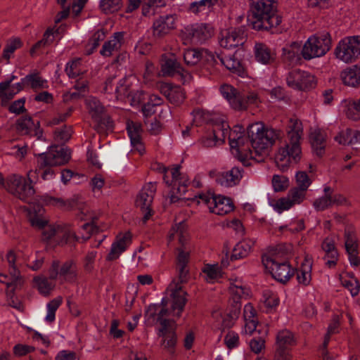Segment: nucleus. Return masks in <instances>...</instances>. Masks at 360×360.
I'll return each mask as SVG.
<instances>
[{
    "label": "nucleus",
    "instance_id": "obj_1",
    "mask_svg": "<svg viewBox=\"0 0 360 360\" xmlns=\"http://www.w3.org/2000/svg\"><path fill=\"white\" fill-rule=\"evenodd\" d=\"M286 130L285 143L280 147L275 158L276 165L283 172L286 171L291 164H296L301 158L302 123L298 119L292 117L288 121Z\"/></svg>",
    "mask_w": 360,
    "mask_h": 360
},
{
    "label": "nucleus",
    "instance_id": "obj_2",
    "mask_svg": "<svg viewBox=\"0 0 360 360\" xmlns=\"http://www.w3.org/2000/svg\"><path fill=\"white\" fill-rule=\"evenodd\" d=\"M250 11L255 30L269 31L281 23V17L277 13V0H252Z\"/></svg>",
    "mask_w": 360,
    "mask_h": 360
},
{
    "label": "nucleus",
    "instance_id": "obj_3",
    "mask_svg": "<svg viewBox=\"0 0 360 360\" xmlns=\"http://www.w3.org/2000/svg\"><path fill=\"white\" fill-rule=\"evenodd\" d=\"M37 179V169L30 170L26 176L13 174L7 177L5 188L15 198L29 202L35 194L34 184Z\"/></svg>",
    "mask_w": 360,
    "mask_h": 360
},
{
    "label": "nucleus",
    "instance_id": "obj_4",
    "mask_svg": "<svg viewBox=\"0 0 360 360\" xmlns=\"http://www.w3.org/2000/svg\"><path fill=\"white\" fill-rule=\"evenodd\" d=\"M248 134L255 154L258 155L263 161L264 156L267 155L268 148L278 139L281 132L272 128H265L262 124L257 122L248 127Z\"/></svg>",
    "mask_w": 360,
    "mask_h": 360
},
{
    "label": "nucleus",
    "instance_id": "obj_5",
    "mask_svg": "<svg viewBox=\"0 0 360 360\" xmlns=\"http://www.w3.org/2000/svg\"><path fill=\"white\" fill-rule=\"evenodd\" d=\"M288 249L285 245H278L273 248L271 256L262 257V263L268 269L272 277L281 283H286L295 274V269L285 261H278L277 257L281 254H285Z\"/></svg>",
    "mask_w": 360,
    "mask_h": 360
},
{
    "label": "nucleus",
    "instance_id": "obj_6",
    "mask_svg": "<svg viewBox=\"0 0 360 360\" xmlns=\"http://www.w3.org/2000/svg\"><path fill=\"white\" fill-rule=\"evenodd\" d=\"M220 92L223 97L228 101L231 108L236 110H245L250 105H257L260 103V99L257 92H239L229 84H225L221 85Z\"/></svg>",
    "mask_w": 360,
    "mask_h": 360
},
{
    "label": "nucleus",
    "instance_id": "obj_7",
    "mask_svg": "<svg viewBox=\"0 0 360 360\" xmlns=\"http://www.w3.org/2000/svg\"><path fill=\"white\" fill-rule=\"evenodd\" d=\"M229 140L232 153L244 165H250L249 160H254L257 162L262 161V158H259L258 155L255 154V150L251 149L250 138L248 134L247 136L241 134L238 135L234 130L229 134Z\"/></svg>",
    "mask_w": 360,
    "mask_h": 360
},
{
    "label": "nucleus",
    "instance_id": "obj_8",
    "mask_svg": "<svg viewBox=\"0 0 360 360\" xmlns=\"http://www.w3.org/2000/svg\"><path fill=\"white\" fill-rule=\"evenodd\" d=\"M332 40L328 32L315 34L307 40L302 48V56L309 60L323 56L330 49Z\"/></svg>",
    "mask_w": 360,
    "mask_h": 360
},
{
    "label": "nucleus",
    "instance_id": "obj_9",
    "mask_svg": "<svg viewBox=\"0 0 360 360\" xmlns=\"http://www.w3.org/2000/svg\"><path fill=\"white\" fill-rule=\"evenodd\" d=\"M339 60L351 63L360 56V36L347 37L340 40L335 49Z\"/></svg>",
    "mask_w": 360,
    "mask_h": 360
},
{
    "label": "nucleus",
    "instance_id": "obj_10",
    "mask_svg": "<svg viewBox=\"0 0 360 360\" xmlns=\"http://www.w3.org/2000/svg\"><path fill=\"white\" fill-rule=\"evenodd\" d=\"M70 159V151L67 148L54 147L49 151L38 155L37 167L42 169L46 167H55L67 163Z\"/></svg>",
    "mask_w": 360,
    "mask_h": 360
},
{
    "label": "nucleus",
    "instance_id": "obj_11",
    "mask_svg": "<svg viewBox=\"0 0 360 360\" xmlns=\"http://www.w3.org/2000/svg\"><path fill=\"white\" fill-rule=\"evenodd\" d=\"M49 275L51 280H56L59 277L62 281L73 282L77 276V265L72 260H68L61 266L59 261H53L49 270Z\"/></svg>",
    "mask_w": 360,
    "mask_h": 360
},
{
    "label": "nucleus",
    "instance_id": "obj_12",
    "mask_svg": "<svg viewBox=\"0 0 360 360\" xmlns=\"http://www.w3.org/2000/svg\"><path fill=\"white\" fill-rule=\"evenodd\" d=\"M286 82L289 87L300 91H307L316 86L314 76L299 69L288 72Z\"/></svg>",
    "mask_w": 360,
    "mask_h": 360
},
{
    "label": "nucleus",
    "instance_id": "obj_13",
    "mask_svg": "<svg viewBox=\"0 0 360 360\" xmlns=\"http://www.w3.org/2000/svg\"><path fill=\"white\" fill-rule=\"evenodd\" d=\"M246 37L245 28L243 26H240L221 31L219 37V41L221 47L232 49L243 45L245 41Z\"/></svg>",
    "mask_w": 360,
    "mask_h": 360
},
{
    "label": "nucleus",
    "instance_id": "obj_14",
    "mask_svg": "<svg viewBox=\"0 0 360 360\" xmlns=\"http://www.w3.org/2000/svg\"><path fill=\"white\" fill-rule=\"evenodd\" d=\"M324 195L316 199L313 206L317 211H323L334 205H345L347 202V198L340 193H335L333 189L326 186L323 189Z\"/></svg>",
    "mask_w": 360,
    "mask_h": 360
},
{
    "label": "nucleus",
    "instance_id": "obj_15",
    "mask_svg": "<svg viewBox=\"0 0 360 360\" xmlns=\"http://www.w3.org/2000/svg\"><path fill=\"white\" fill-rule=\"evenodd\" d=\"M184 34L194 44H201L214 34V28L210 24L195 25L185 27Z\"/></svg>",
    "mask_w": 360,
    "mask_h": 360
},
{
    "label": "nucleus",
    "instance_id": "obj_16",
    "mask_svg": "<svg viewBox=\"0 0 360 360\" xmlns=\"http://www.w3.org/2000/svg\"><path fill=\"white\" fill-rule=\"evenodd\" d=\"M176 15H166L160 16L153 24V37L155 39H162L176 27Z\"/></svg>",
    "mask_w": 360,
    "mask_h": 360
},
{
    "label": "nucleus",
    "instance_id": "obj_17",
    "mask_svg": "<svg viewBox=\"0 0 360 360\" xmlns=\"http://www.w3.org/2000/svg\"><path fill=\"white\" fill-rule=\"evenodd\" d=\"M306 192L304 189L297 187L291 188L286 198L278 199L274 205L275 209L281 212L288 210L296 204L301 203L305 198Z\"/></svg>",
    "mask_w": 360,
    "mask_h": 360
},
{
    "label": "nucleus",
    "instance_id": "obj_18",
    "mask_svg": "<svg viewBox=\"0 0 360 360\" xmlns=\"http://www.w3.org/2000/svg\"><path fill=\"white\" fill-rule=\"evenodd\" d=\"M295 342L292 333L287 330L280 331L276 336L277 349L276 352V360H290L288 356V348Z\"/></svg>",
    "mask_w": 360,
    "mask_h": 360
},
{
    "label": "nucleus",
    "instance_id": "obj_19",
    "mask_svg": "<svg viewBox=\"0 0 360 360\" xmlns=\"http://www.w3.org/2000/svg\"><path fill=\"white\" fill-rule=\"evenodd\" d=\"M16 129L22 134L34 136L39 139L42 136V129H40L39 121L36 122L30 116L26 115L17 120Z\"/></svg>",
    "mask_w": 360,
    "mask_h": 360
},
{
    "label": "nucleus",
    "instance_id": "obj_20",
    "mask_svg": "<svg viewBox=\"0 0 360 360\" xmlns=\"http://www.w3.org/2000/svg\"><path fill=\"white\" fill-rule=\"evenodd\" d=\"M281 59L283 63L289 67L300 65L302 62L301 45L298 42H292L282 49Z\"/></svg>",
    "mask_w": 360,
    "mask_h": 360
},
{
    "label": "nucleus",
    "instance_id": "obj_21",
    "mask_svg": "<svg viewBox=\"0 0 360 360\" xmlns=\"http://www.w3.org/2000/svg\"><path fill=\"white\" fill-rule=\"evenodd\" d=\"M127 130L133 148L137 150L139 154H143L145 151V146L141 139L143 131L141 124L138 122L128 120Z\"/></svg>",
    "mask_w": 360,
    "mask_h": 360
},
{
    "label": "nucleus",
    "instance_id": "obj_22",
    "mask_svg": "<svg viewBox=\"0 0 360 360\" xmlns=\"http://www.w3.org/2000/svg\"><path fill=\"white\" fill-rule=\"evenodd\" d=\"M131 243V234L130 232L120 233L116 237V240L112 244L107 259L112 261L117 259L120 255L126 250Z\"/></svg>",
    "mask_w": 360,
    "mask_h": 360
},
{
    "label": "nucleus",
    "instance_id": "obj_23",
    "mask_svg": "<svg viewBox=\"0 0 360 360\" xmlns=\"http://www.w3.org/2000/svg\"><path fill=\"white\" fill-rule=\"evenodd\" d=\"M243 168L233 167L229 171L219 173L216 179L218 184L226 187L238 185L243 177Z\"/></svg>",
    "mask_w": 360,
    "mask_h": 360
},
{
    "label": "nucleus",
    "instance_id": "obj_24",
    "mask_svg": "<svg viewBox=\"0 0 360 360\" xmlns=\"http://www.w3.org/2000/svg\"><path fill=\"white\" fill-rule=\"evenodd\" d=\"M161 72L164 77H172L182 70L180 63L174 54L165 53L160 60Z\"/></svg>",
    "mask_w": 360,
    "mask_h": 360
},
{
    "label": "nucleus",
    "instance_id": "obj_25",
    "mask_svg": "<svg viewBox=\"0 0 360 360\" xmlns=\"http://www.w3.org/2000/svg\"><path fill=\"white\" fill-rule=\"evenodd\" d=\"M58 238L57 239V245H68L70 248H75V244L80 239L77 236L75 231L72 229L70 224L60 225Z\"/></svg>",
    "mask_w": 360,
    "mask_h": 360
},
{
    "label": "nucleus",
    "instance_id": "obj_26",
    "mask_svg": "<svg viewBox=\"0 0 360 360\" xmlns=\"http://www.w3.org/2000/svg\"><path fill=\"white\" fill-rule=\"evenodd\" d=\"M211 202L210 212L218 215L227 214L234 209L233 200L221 195H215Z\"/></svg>",
    "mask_w": 360,
    "mask_h": 360
},
{
    "label": "nucleus",
    "instance_id": "obj_27",
    "mask_svg": "<svg viewBox=\"0 0 360 360\" xmlns=\"http://www.w3.org/2000/svg\"><path fill=\"white\" fill-rule=\"evenodd\" d=\"M155 192V183L150 182L145 185L136 198V205L140 209L150 207Z\"/></svg>",
    "mask_w": 360,
    "mask_h": 360
},
{
    "label": "nucleus",
    "instance_id": "obj_28",
    "mask_svg": "<svg viewBox=\"0 0 360 360\" xmlns=\"http://www.w3.org/2000/svg\"><path fill=\"white\" fill-rule=\"evenodd\" d=\"M187 293L181 289L179 283L176 284L175 288L172 290V312L174 316L180 317L184 311V306L187 302Z\"/></svg>",
    "mask_w": 360,
    "mask_h": 360
},
{
    "label": "nucleus",
    "instance_id": "obj_29",
    "mask_svg": "<svg viewBox=\"0 0 360 360\" xmlns=\"http://www.w3.org/2000/svg\"><path fill=\"white\" fill-rule=\"evenodd\" d=\"M217 58L220 60L221 64L224 65L230 72L239 76L244 73V68L240 59L236 57V53L229 56L222 54L221 56H217Z\"/></svg>",
    "mask_w": 360,
    "mask_h": 360
},
{
    "label": "nucleus",
    "instance_id": "obj_30",
    "mask_svg": "<svg viewBox=\"0 0 360 360\" xmlns=\"http://www.w3.org/2000/svg\"><path fill=\"white\" fill-rule=\"evenodd\" d=\"M344 84L356 87L360 85V66L355 65L344 70L340 74Z\"/></svg>",
    "mask_w": 360,
    "mask_h": 360
},
{
    "label": "nucleus",
    "instance_id": "obj_31",
    "mask_svg": "<svg viewBox=\"0 0 360 360\" xmlns=\"http://www.w3.org/2000/svg\"><path fill=\"white\" fill-rule=\"evenodd\" d=\"M309 140L314 153L319 158L325 153L326 135L319 129H316L309 135Z\"/></svg>",
    "mask_w": 360,
    "mask_h": 360
},
{
    "label": "nucleus",
    "instance_id": "obj_32",
    "mask_svg": "<svg viewBox=\"0 0 360 360\" xmlns=\"http://www.w3.org/2000/svg\"><path fill=\"white\" fill-rule=\"evenodd\" d=\"M161 91L167 100L174 105H178L184 101V92L180 86H172L169 84H165L162 86Z\"/></svg>",
    "mask_w": 360,
    "mask_h": 360
},
{
    "label": "nucleus",
    "instance_id": "obj_33",
    "mask_svg": "<svg viewBox=\"0 0 360 360\" xmlns=\"http://www.w3.org/2000/svg\"><path fill=\"white\" fill-rule=\"evenodd\" d=\"M321 248L326 252V257L329 258L326 264L329 268L334 267L338 258V253L334 240L332 238H326L322 243Z\"/></svg>",
    "mask_w": 360,
    "mask_h": 360
},
{
    "label": "nucleus",
    "instance_id": "obj_34",
    "mask_svg": "<svg viewBox=\"0 0 360 360\" xmlns=\"http://www.w3.org/2000/svg\"><path fill=\"white\" fill-rule=\"evenodd\" d=\"M9 275L11 281L0 279L1 283H6L7 288H10L8 292V296L13 295L16 289L20 288L24 283L20 271L15 266H9Z\"/></svg>",
    "mask_w": 360,
    "mask_h": 360
},
{
    "label": "nucleus",
    "instance_id": "obj_35",
    "mask_svg": "<svg viewBox=\"0 0 360 360\" xmlns=\"http://www.w3.org/2000/svg\"><path fill=\"white\" fill-rule=\"evenodd\" d=\"M254 244L255 241L251 239H244L238 243L233 250L231 260L233 261L246 257L251 252Z\"/></svg>",
    "mask_w": 360,
    "mask_h": 360
},
{
    "label": "nucleus",
    "instance_id": "obj_36",
    "mask_svg": "<svg viewBox=\"0 0 360 360\" xmlns=\"http://www.w3.org/2000/svg\"><path fill=\"white\" fill-rule=\"evenodd\" d=\"M124 38V32H118L114 33L112 39L105 41L100 51L101 54L103 56H110L112 52L117 51L121 46L122 41Z\"/></svg>",
    "mask_w": 360,
    "mask_h": 360
},
{
    "label": "nucleus",
    "instance_id": "obj_37",
    "mask_svg": "<svg viewBox=\"0 0 360 360\" xmlns=\"http://www.w3.org/2000/svg\"><path fill=\"white\" fill-rule=\"evenodd\" d=\"M58 228H60V225L58 224H49L48 226H45L44 229L41 233V241L46 243L48 245H57V239L59 233Z\"/></svg>",
    "mask_w": 360,
    "mask_h": 360
},
{
    "label": "nucleus",
    "instance_id": "obj_38",
    "mask_svg": "<svg viewBox=\"0 0 360 360\" xmlns=\"http://www.w3.org/2000/svg\"><path fill=\"white\" fill-rule=\"evenodd\" d=\"M232 131H231V132ZM230 133V127L225 121L217 122L212 125L211 134L216 139L219 145L224 143L226 136H229Z\"/></svg>",
    "mask_w": 360,
    "mask_h": 360
},
{
    "label": "nucleus",
    "instance_id": "obj_39",
    "mask_svg": "<svg viewBox=\"0 0 360 360\" xmlns=\"http://www.w3.org/2000/svg\"><path fill=\"white\" fill-rule=\"evenodd\" d=\"M86 105L92 118L101 122L102 115L104 112V107L99 100L95 97H89L86 100Z\"/></svg>",
    "mask_w": 360,
    "mask_h": 360
},
{
    "label": "nucleus",
    "instance_id": "obj_40",
    "mask_svg": "<svg viewBox=\"0 0 360 360\" xmlns=\"http://www.w3.org/2000/svg\"><path fill=\"white\" fill-rule=\"evenodd\" d=\"M255 54L257 61L263 64H269L274 60L270 49L264 44H256Z\"/></svg>",
    "mask_w": 360,
    "mask_h": 360
},
{
    "label": "nucleus",
    "instance_id": "obj_41",
    "mask_svg": "<svg viewBox=\"0 0 360 360\" xmlns=\"http://www.w3.org/2000/svg\"><path fill=\"white\" fill-rule=\"evenodd\" d=\"M35 285L39 292L44 295H49L51 290L55 288V283L49 278L37 276L33 279Z\"/></svg>",
    "mask_w": 360,
    "mask_h": 360
},
{
    "label": "nucleus",
    "instance_id": "obj_42",
    "mask_svg": "<svg viewBox=\"0 0 360 360\" xmlns=\"http://www.w3.org/2000/svg\"><path fill=\"white\" fill-rule=\"evenodd\" d=\"M218 0H200L192 2L188 7V11L194 14L205 11L217 4Z\"/></svg>",
    "mask_w": 360,
    "mask_h": 360
},
{
    "label": "nucleus",
    "instance_id": "obj_43",
    "mask_svg": "<svg viewBox=\"0 0 360 360\" xmlns=\"http://www.w3.org/2000/svg\"><path fill=\"white\" fill-rule=\"evenodd\" d=\"M24 82H27V86L33 89H44L47 87L46 80L42 79L38 72H34L26 75Z\"/></svg>",
    "mask_w": 360,
    "mask_h": 360
},
{
    "label": "nucleus",
    "instance_id": "obj_44",
    "mask_svg": "<svg viewBox=\"0 0 360 360\" xmlns=\"http://www.w3.org/2000/svg\"><path fill=\"white\" fill-rule=\"evenodd\" d=\"M122 6V0H101L99 7L105 14L118 11Z\"/></svg>",
    "mask_w": 360,
    "mask_h": 360
},
{
    "label": "nucleus",
    "instance_id": "obj_45",
    "mask_svg": "<svg viewBox=\"0 0 360 360\" xmlns=\"http://www.w3.org/2000/svg\"><path fill=\"white\" fill-rule=\"evenodd\" d=\"M22 46V41L18 37L8 40L3 51V58L8 60L15 50Z\"/></svg>",
    "mask_w": 360,
    "mask_h": 360
},
{
    "label": "nucleus",
    "instance_id": "obj_46",
    "mask_svg": "<svg viewBox=\"0 0 360 360\" xmlns=\"http://www.w3.org/2000/svg\"><path fill=\"white\" fill-rule=\"evenodd\" d=\"M81 64V58H75L67 63L65 72L70 78H75L84 73L80 69Z\"/></svg>",
    "mask_w": 360,
    "mask_h": 360
},
{
    "label": "nucleus",
    "instance_id": "obj_47",
    "mask_svg": "<svg viewBox=\"0 0 360 360\" xmlns=\"http://www.w3.org/2000/svg\"><path fill=\"white\" fill-rule=\"evenodd\" d=\"M311 266L302 264L301 268L297 270V280L300 284L307 286L311 281Z\"/></svg>",
    "mask_w": 360,
    "mask_h": 360
},
{
    "label": "nucleus",
    "instance_id": "obj_48",
    "mask_svg": "<svg viewBox=\"0 0 360 360\" xmlns=\"http://www.w3.org/2000/svg\"><path fill=\"white\" fill-rule=\"evenodd\" d=\"M345 245L347 252H356L358 248L357 238L355 233L349 229L345 231Z\"/></svg>",
    "mask_w": 360,
    "mask_h": 360
},
{
    "label": "nucleus",
    "instance_id": "obj_49",
    "mask_svg": "<svg viewBox=\"0 0 360 360\" xmlns=\"http://www.w3.org/2000/svg\"><path fill=\"white\" fill-rule=\"evenodd\" d=\"M201 49H188L184 53L185 63L189 66H194L200 60Z\"/></svg>",
    "mask_w": 360,
    "mask_h": 360
},
{
    "label": "nucleus",
    "instance_id": "obj_50",
    "mask_svg": "<svg viewBox=\"0 0 360 360\" xmlns=\"http://www.w3.org/2000/svg\"><path fill=\"white\" fill-rule=\"evenodd\" d=\"M162 338V345L167 349L171 354L174 352V348L177 341V337L175 331H171L165 335H161Z\"/></svg>",
    "mask_w": 360,
    "mask_h": 360
},
{
    "label": "nucleus",
    "instance_id": "obj_51",
    "mask_svg": "<svg viewBox=\"0 0 360 360\" xmlns=\"http://www.w3.org/2000/svg\"><path fill=\"white\" fill-rule=\"evenodd\" d=\"M200 60H202L207 69L215 68L218 65V61L214 53L207 49H201Z\"/></svg>",
    "mask_w": 360,
    "mask_h": 360
},
{
    "label": "nucleus",
    "instance_id": "obj_52",
    "mask_svg": "<svg viewBox=\"0 0 360 360\" xmlns=\"http://www.w3.org/2000/svg\"><path fill=\"white\" fill-rule=\"evenodd\" d=\"M62 297H58L53 300L50 301L47 304L48 313L46 316V320L48 322H53L55 319V313L59 306L62 303Z\"/></svg>",
    "mask_w": 360,
    "mask_h": 360
},
{
    "label": "nucleus",
    "instance_id": "obj_53",
    "mask_svg": "<svg viewBox=\"0 0 360 360\" xmlns=\"http://www.w3.org/2000/svg\"><path fill=\"white\" fill-rule=\"evenodd\" d=\"M156 322H159L161 326L158 332V336L165 335L171 331H175L174 322L170 319H161L157 320Z\"/></svg>",
    "mask_w": 360,
    "mask_h": 360
},
{
    "label": "nucleus",
    "instance_id": "obj_54",
    "mask_svg": "<svg viewBox=\"0 0 360 360\" xmlns=\"http://www.w3.org/2000/svg\"><path fill=\"white\" fill-rule=\"evenodd\" d=\"M159 308H160V305L156 304H151L147 307L145 311V318L147 322L151 324L156 323Z\"/></svg>",
    "mask_w": 360,
    "mask_h": 360
},
{
    "label": "nucleus",
    "instance_id": "obj_55",
    "mask_svg": "<svg viewBox=\"0 0 360 360\" xmlns=\"http://www.w3.org/2000/svg\"><path fill=\"white\" fill-rule=\"evenodd\" d=\"M231 294V299H236L240 301L243 297H247L249 295L248 289L242 285H231L229 288Z\"/></svg>",
    "mask_w": 360,
    "mask_h": 360
},
{
    "label": "nucleus",
    "instance_id": "obj_56",
    "mask_svg": "<svg viewBox=\"0 0 360 360\" xmlns=\"http://www.w3.org/2000/svg\"><path fill=\"white\" fill-rule=\"evenodd\" d=\"M342 285L350 292L352 297H355L359 293L360 284L356 279H343Z\"/></svg>",
    "mask_w": 360,
    "mask_h": 360
},
{
    "label": "nucleus",
    "instance_id": "obj_57",
    "mask_svg": "<svg viewBox=\"0 0 360 360\" xmlns=\"http://www.w3.org/2000/svg\"><path fill=\"white\" fill-rule=\"evenodd\" d=\"M82 229L86 231V233H82L81 238L86 241L87 240L92 234L98 233L99 228L94 224V221L91 223H85L82 226Z\"/></svg>",
    "mask_w": 360,
    "mask_h": 360
},
{
    "label": "nucleus",
    "instance_id": "obj_58",
    "mask_svg": "<svg viewBox=\"0 0 360 360\" xmlns=\"http://www.w3.org/2000/svg\"><path fill=\"white\" fill-rule=\"evenodd\" d=\"M189 179L188 176L182 174L179 178V181H176V186L175 187V190H176L177 195H179L180 196H182L185 195V193L187 191V186L189 184Z\"/></svg>",
    "mask_w": 360,
    "mask_h": 360
},
{
    "label": "nucleus",
    "instance_id": "obj_59",
    "mask_svg": "<svg viewBox=\"0 0 360 360\" xmlns=\"http://www.w3.org/2000/svg\"><path fill=\"white\" fill-rule=\"evenodd\" d=\"M296 181L298 185L297 188L304 189L305 191L307 190L311 184V181L305 172H298L296 174Z\"/></svg>",
    "mask_w": 360,
    "mask_h": 360
},
{
    "label": "nucleus",
    "instance_id": "obj_60",
    "mask_svg": "<svg viewBox=\"0 0 360 360\" xmlns=\"http://www.w3.org/2000/svg\"><path fill=\"white\" fill-rule=\"evenodd\" d=\"M272 185L276 191L285 190L288 186V180L285 177L279 175H274Z\"/></svg>",
    "mask_w": 360,
    "mask_h": 360
},
{
    "label": "nucleus",
    "instance_id": "obj_61",
    "mask_svg": "<svg viewBox=\"0 0 360 360\" xmlns=\"http://www.w3.org/2000/svg\"><path fill=\"white\" fill-rule=\"evenodd\" d=\"M224 343L230 349L236 347L239 343V336L238 333L233 331H229L224 337Z\"/></svg>",
    "mask_w": 360,
    "mask_h": 360
},
{
    "label": "nucleus",
    "instance_id": "obj_62",
    "mask_svg": "<svg viewBox=\"0 0 360 360\" xmlns=\"http://www.w3.org/2000/svg\"><path fill=\"white\" fill-rule=\"evenodd\" d=\"M105 37V32L103 29L98 30L96 32L89 41V45L91 46V51L96 49L99 45L100 41L104 40Z\"/></svg>",
    "mask_w": 360,
    "mask_h": 360
},
{
    "label": "nucleus",
    "instance_id": "obj_63",
    "mask_svg": "<svg viewBox=\"0 0 360 360\" xmlns=\"http://www.w3.org/2000/svg\"><path fill=\"white\" fill-rule=\"evenodd\" d=\"M25 98H20L17 101H15L8 107L9 112L16 115H20L26 112V109L25 108Z\"/></svg>",
    "mask_w": 360,
    "mask_h": 360
},
{
    "label": "nucleus",
    "instance_id": "obj_64",
    "mask_svg": "<svg viewBox=\"0 0 360 360\" xmlns=\"http://www.w3.org/2000/svg\"><path fill=\"white\" fill-rule=\"evenodd\" d=\"M72 134L71 127H65L64 129H57L55 131V139L57 141L66 142L68 141Z\"/></svg>",
    "mask_w": 360,
    "mask_h": 360
}]
</instances>
